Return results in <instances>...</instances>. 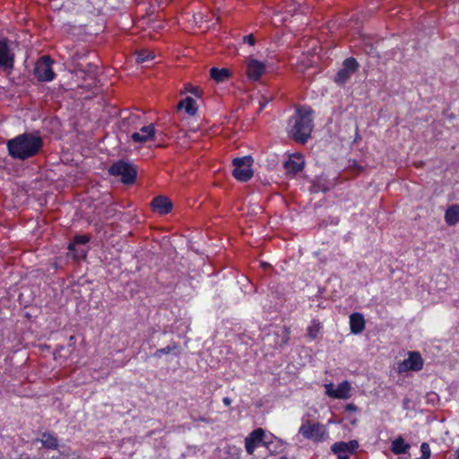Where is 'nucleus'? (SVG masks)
Here are the masks:
<instances>
[{
	"mask_svg": "<svg viewBox=\"0 0 459 459\" xmlns=\"http://www.w3.org/2000/svg\"><path fill=\"white\" fill-rule=\"evenodd\" d=\"M222 402L225 405L229 406L231 404V399L230 397H224Z\"/></svg>",
	"mask_w": 459,
	"mask_h": 459,
	"instance_id": "obj_33",
	"label": "nucleus"
},
{
	"mask_svg": "<svg viewBox=\"0 0 459 459\" xmlns=\"http://www.w3.org/2000/svg\"><path fill=\"white\" fill-rule=\"evenodd\" d=\"M456 458L459 459V448L456 450Z\"/></svg>",
	"mask_w": 459,
	"mask_h": 459,
	"instance_id": "obj_36",
	"label": "nucleus"
},
{
	"mask_svg": "<svg viewBox=\"0 0 459 459\" xmlns=\"http://www.w3.org/2000/svg\"><path fill=\"white\" fill-rule=\"evenodd\" d=\"M243 41H244L245 43L249 44L250 46H253V45L255 44V38H254L253 34H249V35L245 36V37L243 38Z\"/></svg>",
	"mask_w": 459,
	"mask_h": 459,
	"instance_id": "obj_30",
	"label": "nucleus"
},
{
	"mask_svg": "<svg viewBox=\"0 0 459 459\" xmlns=\"http://www.w3.org/2000/svg\"><path fill=\"white\" fill-rule=\"evenodd\" d=\"M348 420L351 422V424H352V425H356L357 424L358 420H357L356 417H349Z\"/></svg>",
	"mask_w": 459,
	"mask_h": 459,
	"instance_id": "obj_34",
	"label": "nucleus"
},
{
	"mask_svg": "<svg viewBox=\"0 0 459 459\" xmlns=\"http://www.w3.org/2000/svg\"><path fill=\"white\" fill-rule=\"evenodd\" d=\"M52 63L50 56H43L35 64L34 76L39 82H51L55 78V73L52 69Z\"/></svg>",
	"mask_w": 459,
	"mask_h": 459,
	"instance_id": "obj_6",
	"label": "nucleus"
},
{
	"mask_svg": "<svg viewBox=\"0 0 459 459\" xmlns=\"http://www.w3.org/2000/svg\"><path fill=\"white\" fill-rule=\"evenodd\" d=\"M8 154L14 160H25L36 156L43 147L42 138L32 133H24L6 143Z\"/></svg>",
	"mask_w": 459,
	"mask_h": 459,
	"instance_id": "obj_1",
	"label": "nucleus"
},
{
	"mask_svg": "<svg viewBox=\"0 0 459 459\" xmlns=\"http://www.w3.org/2000/svg\"><path fill=\"white\" fill-rule=\"evenodd\" d=\"M108 174L114 177H119L125 185H132L135 182L137 177V168L131 162L124 160H118L108 168Z\"/></svg>",
	"mask_w": 459,
	"mask_h": 459,
	"instance_id": "obj_3",
	"label": "nucleus"
},
{
	"mask_svg": "<svg viewBox=\"0 0 459 459\" xmlns=\"http://www.w3.org/2000/svg\"><path fill=\"white\" fill-rule=\"evenodd\" d=\"M152 209L160 214H168L172 211L171 201L164 195H159L152 201Z\"/></svg>",
	"mask_w": 459,
	"mask_h": 459,
	"instance_id": "obj_15",
	"label": "nucleus"
},
{
	"mask_svg": "<svg viewBox=\"0 0 459 459\" xmlns=\"http://www.w3.org/2000/svg\"><path fill=\"white\" fill-rule=\"evenodd\" d=\"M185 90L186 91L194 94L195 97H200L202 93V91L198 87L193 86L189 83L185 85Z\"/></svg>",
	"mask_w": 459,
	"mask_h": 459,
	"instance_id": "obj_29",
	"label": "nucleus"
},
{
	"mask_svg": "<svg viewBox=\"0 0 459 459\" xmlns=\"http://www.w3.org/2000/svg\"><path fill=\"white\" fill-rule=\"evenodd\" d=\"M359 66V63L354 57L346 58L343 61L342 68L336 74L334 82L339 85L346 83L351 76L358 70Z\"/></svg>",
	"mask_w": 459,
	"mask_h": 459,
	"instance_id": "obj_7",
	"label": "nucleus"
},
{
	"mask_svg": "<svg viewBox=\"0 0 459 459\" xmlns=\"http://www.w3.org/2000/svg\"><path fill=\"white\" fill-rule=\"evenodd\" d=\"M75 340V337L74 335L70 336V342H74Z\"/></svg>",
	"mask_w": 459,
	"mask_h": 459,
	"instance_id": "obj_35",
	"label": "nucleus"
},
{
	"mask_svg": "<svg viewBox=\"0 0 459 459\" xmlns=\"http://www.w3.org/2000/svg\"><path fill=\"white\" fill-rule=\"evenodd\" d=\"M41 443L42 446L48 449L55 450L58 447L57 437L50 432H45L42 434Z\"/></svg>",
	"mask_w": 459,
	"mask_h": 459,
	"instance_id": "obj_23",
	"label": "nucleus"
},
{
	"mask_svg": "<svg viewBox=\"0 0 459 459\" xmlns=\"http://www.w3.org/2000/svg\"><path fill=\"white\" fill-rule=\"evenodd\" d=\"M115 213H116V210L114 207H108L107 208L106 212H105V217L106 218H111L113 216H115Z\"/></svg>",
	"mask_w": 459,
	"mask_h": 459,
	"instance_id": "obj_31",
	"label": "nucleus"
},
{
	"mask_svg": "<svg viewBox=\"0 0 459 459\" xmlns=\"http://www.w3.org/2000/svg\"><path fill=\"white\" fill-rule=\"evenodd\" d=\"M312 113L311 108L299 107L290 117L288 130L295 141L305 143L310 137L313 129Z\"/></svg>",
	"mask_w": 459,
	"mask_h": 459,
	"instance_id": "obj_2",
	"label": "nucleus"
},
{
	"mask_svg": "<svg viewBox=\"0 0 459 459\" xmlns=\"http://www.w3.org/2000/svg\"><path fill=\"white\" fill-rule=\"evenodd\" d=\"M305 160L300 153H293L290 155L289 159L284 162V168L288 174L296 175L303 170Z\"/></svg>",
	"mask_w": 459,
	"mask_h": 459,
	"instance_id": "obj_14",
	"label": "nucleus"
},
{
	"mask_svg": "<svg viewBox=\"0 0 459 459\" xmlns=\"http://www.w3.org/2000/svg\"><path fill=\"white\" fill-rule=\"evenodd\" d=\"M265 432L263 429L259 428L253 430L245 438V447L248 455H253L255 449L258 446H267L268 443L264 440Z\"/></svg>",
	"mask_w": 459,
	"mask_h": 459,
	"instance_id": "obj_10",
	"label": "nucleus"
},
{
	"mask_svg": "<svg viewBox=\"0 0 459 459\" xmlns=\"http://www.w3.org/2000/svg\"><path fill=\"white\" fill-rule=\"evenodd\" d=\"M89 241L90 237L88 235H76L74 236L73 241L68 245V249L73 251L75 245H85Z\"/></svg>",
	"mask_w": 459,
	"mask_h": 459,
	"instance_id": "obj_26",
	"label": "nucleus"
},
{
	"mask_svg": "<svg viewBox=\"0 0 459 459\" xmlns=\"http://www.w3.org/2000/svg\"><path fill=\"white\" fill-rule=\"evenodd\" d=\"M253 159L251 156H244L233 160V171L234 178L241 182H247L253 177V170L251 169Z\"/></svg>",
	"mask_w": 459,
	"mask_h": 459,
	"instance_id": "obj_4",
	"label": "nucleus"
},
{
	"mask_svg": "<svg viewBox=\"0 0 459 459\" xmlns=\"http://www.w3.org/2000/svg\"><path fill=\"white\" fill-rule=\"evenodd\" d=\"M279 459H288L286 456H281Z\"/></svg>",
	"mask_w": 459,
	"mask_h": 459,
	"instance_id": "obj_37",
	"label": "nucleus"
},
{
	"mask_svg": "<svg viewBox=\"0 0 459 459\" xmlns=\"http://www.w3.org/2000/svg\"><path fill=\"white\" fill-rule=\"evenodd\" d=\"M358 448L357 440L339 441L331 446V451L337 455L338 459H350L349 455L354 454Z\"/></svg>",
	"mask_w": 459,
	"mask_h": 459,
	"instance_id": "obj_8",
	"label": "nucleus"
},
{
	"mask_svg": "<svg viewBox=\"0 0 459 459\" xmlns=\"http://www.w3.org/2000/svg\"><path fill=\"white\" fill-rule=\"evenodd\" d=\"M421 457L420 459H429L431 455L430 447L428 443L423 442L420 445Z\"/></svg>",
	"mask_w": 459,
	"mask_h": 459,
	"instance_id": "obj_28",
	"label": "nucleus"
},
{
	"mask_svg": "<svg viewBox=\"0 0 459 459\" xmlns=\"http://www.w3.org/2000/svg\"><path fill=\"white\" fill-rule=\"evenodd\" d=\"M210 76L216 82H223L230 77V71L228 68L212 67L210 69Z\"/></svg>",
	"mask_w": 459,
	"mask_h": 459,
	"instance_id": "obj_21",
	"label": "nucleus"
},
{
	"mask_svg": "<svg viewBox=\"0 0 459 459\" xmlns=\"http://www.w3.org/2000/svg\"><path fill=\"white\" fill-rule=\"evenodd\" d=\"M322 329V324L317 319H313L307 328V333L309 338L316 339Z\"/></svg>",
	"mask_w": 459,
	"mask_h": 459,
	"instance_id": "obj_24",
	"label": "nucleus"
},
{
	"mask_svg": "<svg viewBox=\"0 0 459 459\" xmlns=\"http://www.w3.org/2000/svg\"><path fill=\"white\" fill-rule=\"evenodd\" d=\"M445 221L448 226H455L459 222V204L448 206L445 212Z\"/></svg>",
	"mask_w": 459,
	"mask_h": 459,
	"instance_id": "obj_19",
	"label": "nucleus"
},
{
	"mask_svg": "<svg viewBox=\"0 0 459 459\" xmlns=\"http://www.w3.org/2000/svg\"><path fill=\"white\" fill-rule=\"evenodd\" d=\"M265 70V65L255 58H249L247 62V75L251 81H258Z\"/></svg>",
	"mask_w": 459,
	"mask_h": 459,
	"instance_id": "obj_13",
	"label": "nucleus"
},
{
	"mask_svg": "<svg viewBox=\"0 0 459 459\" xmlns=\"http://www.w3.org/2000/svg\"><path fill=\"white\" fill-rule=\"evenodd\" d=\"M326 394L336 399H349L351 397V384L348 381H342L334 389L333 384L325 385Z\"/></svg>",
	"mask_w": 459,
	"mask_h": 459,
	"instance_id": "obj_12",
	"label": "nucleus"
},
{
	"mask_svg": "<svg viewBox=\"0 0 459 459\" xmlns=\"http://www.w3.org/2000/svg\"><path fill=\"white\" fill-rule=\"evenodd\" d=\"M178 109H185L187 115L194 116L197 111L196 102L193 98L186 97L178 102Z\"/></svg>",
	"mask_w": 459,
	"mask_h": 459,
	"instance_id": "obj_20",
	"label": "nucleus"
},
{
	"mask_svg": "<svg viewBox=\"0 0 459 459\" xmlns=\"http://www.w3.org/2000/svg\"><path fill=\"white\" fill-rule=\"evenodd\" d=\"M423 368V359L420 352L410 351L408 359L398 363V372L404 373L407 371H420Z\"/></svg>",
	"mask_w": 459,
	"mask_h": 459,
	"instance_id": "obj_9",
	"label": "nucleus"
},
{
	"mask_svg": "<svg viewBox=\"0 0 459 459\" xmlns=\"http://www.w3.org/2000/svg\"><path fill=\"white\" fill-rule=\"evenodd\" d=\"M14 65V53L7 39H0V68L12 69Z\"/></svg>",
	"mask_w": 459,
	"mask_h": 459,
	"instance_id": "obj_11",
	"label": "nucleus"
},
{
	"mask_svg": "<svg viewBox=\"0 0 459 459\" xmlns=\"http://www.w3.org/2000/svg\"><path fill=\"white\" fill-rule=\"evenodd\" d=\"M299 434L316 443L324 441L327 436V432L322 424L318 422L311 423L309 420L301 424L299 429Z\"/></svg>",
	"mask_w": 459,
	"mask_h": 459,
	"instance_id": "obj_5",
	"label": "nucleus"
},
{
	"mask_svg": "<svg viewBox=\"0 0 459 459\" xmlns=\"http://www.w3.org/2000/svg\"><path fill=\"white\" fill-rule=\"evenodd\" d=\"M155 134L154 126L149 125L147 126H143L140 132H134L132 134L131 138L135 143H145L150 139H152Z\"/></svg>",
	"mask_w": 459,
	"mask_h": 459,
	"instance_id": "obj_16",
	"label": "nucleus"
},
{
	"mask_svg": "<svg viewBox=\"0 0 459 459\" xmlns=\"http://www.w3.org/2000/svg\"><path fill=\"white\" fill-rule=\"evenodd\" d=\"M350 328L354 334L360 333L365 328V319L360 313H352L350 316Z\"/></svg>",
	"mask_w": 459,
	"mask_h": 459,
	"instance_id": "obj_17",
	"label": "nucleus"
},
{
	"mask_svg": "<svg viewBox=\"0 0 459 459\" xmlns=\"http://www.w3.org/2000/svg\"><path fill=\"white\" fill-rule=\"evenodd\" d=\"M345 411H357L358 407L354 403H348L344 407Z\"/></svg>",
	"mask_w": 459,
	"mask_h": 459,
	"instance_id": "obj_32",
	"label": "nucleus"
},
{
	"mask_svg": "<svg viewBox=\"0 0 459 459\" xmlns=\"http://www.w3.org/2000/svg\"><path fill=\"white\" fill-rule=\"evenodd\" d=\"M178 345L175 342H172L170 344L167 345L166 347L158 349L153 353V356L155 358H160L161 356H163L165 354H169V353L178 350Z\"/></svg>",
	"mask_w": 459,
	"mask_h": 459,
	"instance_id": "obj_25",
	"label": "nucleus"
},
{
	"mask_svg": "<svg viewBox=\"0 0 459 459\" xmlns=\"http://www.w3.org/2000/svg\"><path fill=\"white\" fill-rule=\"evenodd\" d=\"M277 341H275V346L278 348H283L288 344L290 338V327L284 325L281 329L276 333Z\"/></svg>",
	"mask_w": 459,
	"mask_h": 459,
	"instance_id": "obj_22",
	"label": "nucleus"
},
{
	"mask_svg": "<svg viewBox=\"0 0 459 459\" xmlns=\"http://www.w3.org/2000/svg\"><path fill=\"white\" fill-rule=\"evenodd\" d=\"M154 56L152 53H149L147 50H142L137 53L136 62L142 64L149 60H152Z\"/></svg>",
	"mask_w": 459,
	"mask_h": 459,
	"instance_id": "obj_27",
	"label": "nucleus"
},
{
	"mask_svg": "<svg viewBox=\"0 0 459 459\" xmlns=\"http://www.w3.org/2000/svg\"><path fill=\"white\" fill-rule=\"evenodd\" d=\"M411 445L406 443L403 436H398L391 444V451L396 455L406 454L409 452Z\"/></svg>",
	"mask_w": 459,
	"mask_h": 459,
	"instance_id": "obj_18",
	"label": "nucleus"
}]
</instances>
